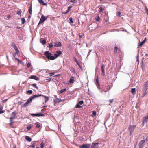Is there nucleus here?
Wrapping results in <instances>:
<instances>
[{
	"mask_svg": "<svg viewBox=\"0 0 148 148\" xmlns=\"http://www.w3.org/2000/svg\"><path fill=\"white\" fill-rule=\"evenodd\" d=\"M41 96H42V95L38 94L37 95H34L31 96L30 98L28 99L27 102L23 105V106L24 107H27L28 106H29L30 102L33 99H34L38 97ZM42 96L44 97L45 98V102L46 103L49 100V97H48L44 96V95H42Z\"/></svg>",
	"mask_w": 148,
	"mask_h": 148,
	"instance_id": "f257e3e1",
	"label": "nucleus"
},
{
	"mask_svg": "<svg viewBox=\"0 0 148 148\" xmlns=\"http://www.w3.org/2000/svg\"><path fill=\"white\" fill-rule=\"evenodd\" d=\"M17 113L16 111L12 112L11 115V117L10 118V125H11L14 122H13V120L16 118V116Z\"/></svg>",
	"mask_w": 148,
	"mask_h": 148,
	"instance_id": "f03ea898",
	"label": "nucleus"
},
{
	"mask_svg": "<svg viewBox=\"0 0 148 148\" xmlns=\"http://www.w3.org/2000/svg\"><path fill=\"white\" fill-rule=\"evenodd\" d=\"M47 17H45L43 15H42L40 19V21L38 23V25L43 23L45 21L47 20Z\"/></svg>",
	"mask_w": 148,
	"mask_h": 148,
	"instance_id": "7ed1b4c3",
	"label": "nucleus"
},
{
	"mask_svg": "<svg viewBox=\"0 0 148 148\" xmlns=\"http://www.w3.org/2000/svg\"><path fill=\"white\" fill-rule=\"evenodd\" d=\"M136 126V125H130V126L128 128V129H129L130 131V134H131L132 133Z\"/></svg>",
	"mask_w": 148,
	"mask_h": 148,
	"instance_id": "20e7f679",
	"label": "nucleus"
},
{
	"mask_svg": "<svg viewBox=\"0 0 148 148\" xmlns=\"http://www.w3.org/2000/svg\"><path fill=\"white\" fill-rule=\"evenodd\" d=\"M83 103L84 101L83 100H81L79 101L78 103L76 105V107L79 108H81L83 106Z\"/></svg>",
	"mask_w": 148,
	"mask_h": 148,
	"instance_id": "39448f33",
	"label": "nucleus"
},
{
	"mask_svg": "<svg viewBox=\"0 0 148 148\" xmlns=\"http://www.w3.org/2000/svg\"><path fill=\"white\" fill-rule=\"evenodd\" d=\"M91 146L90 144H83L79 147L80 148H90Z\"/></svg>",
	"mask_w": 148,
	"mask_h": 148,
	"instance_id": "423d86ee",
	"label": "nucleus"
},
{
	"mask_svg": "<svg viewBox=\"0 0 148 148\" xmlns=\"http://www.w3.org/2000/svg\"><path fill=\"white\" fill-rule=\"evenodd\" d=\"M98 143H92L90 148H98Z\"/></svg>",
	"mask_w": 148,
	"mask_h": 148,
	"instance_id": "0eeeda50",
	"label": "nucleus"
},
{
	"mask_svg": "<svg viewBox=\"0 0 148 148\" xmlns=\"http://www.w3.org/2000/svg\"><path fill=\"white\" fill-rule=\"evenodd\" d=\"M105 67V66L103 64H102L101 66V69L102 72L101 74L103 76H105V71L104 69V68Z\"/></svg>",
	"mask_w": 148,
	"mask_h": 148,
	"instance_id": "6e6552de",
	"label": "nucleus"
},
{
	"mask_svg": "<svg viewBox=\"0 0 148 148\" xmlns=\"http://www.w3.org/2000/svg\"><path fill=\"white\" fill-rule=\"evenodd\" d=\"M31 115L32 116H34L37 117H40L44 115L41 113H38V114H31Z\"/></svg>",
	"mask_w": 148,
	"mask_h": 148,
	"instance_id": "1a4fd4ad",
	"label": "nucleus"
},
{
	"mask_svg": "<svg viewBox=\"0 0 148 148\" xmlns=\"http://www.w3.org/2000/svg\"><path fill=\"white\" fill-rule=\"evenodd\" d=\"M45 56L48 59L49 56L51 55V53L49 51H46L44 53Z\"/></svg>",
	"mask_w": 148,
	"mask_h": 148,
	"instance_id": "9d476101",
	"label": "nucleus"
},
{
	"mask_svg": "<svg viewBox=\"0 0 148 148\" xmlns=\"http://www.w3.org/2000/svg\"><path fill=\"white\" fill-rule=\"evenodd\" d=\"M30 78L38 81L39 79L38 77L34 75H32L30 77Z\"/></svg>",
	"mask_w": 148,
	"mask_h": 148,
	"instance_id": "9b49d317",
	"label": "nucleus"
},
{
	"mask_svg": "<svg viewBox=\"0 0 148 148\" xmlns=\"http://www.w3.org/2000/svg\"><path fill=\"white\" fill-rule=\"evenodd\" d=\"M144 90L146 91L148 88V80L145 82V84L144 85Z\"/></svg>",
	"mask_w": 148,
	"mask_h": 148,
	"instance_id": "f8f14e48",
	"label": "nucleus"
},
{
	"mask_svg": "<svg viewBox=\"0 0 148 148\" xmlns=\"http://www.w3.org/2000/svg\"><path fill=\"white\" fill-rule=\"evenodd\" d=\"M74 82V77H71L69 81V82L70 84H72Z\"/></svg>",
	"mask_w": 148,
	"mask_h": 148,
	"instance_id": "ddd939ff",
	"label": "nucleus"
},
{
	"mask_svg": "<svg viewBox=\"0 0 148 148\" xmlns=\"http://www.w3.org/2000/svg\"><path fill=\"white\" fill-rule=\"evenodd\" d=\"M62 46V44L60 42H56L54 45V46L55 47H60Z\"/></svg>",
	"mask_w": 148,
	"mask_h": 148,
	"instance_id": "4468645a",
	"label": "nucleus"
},
{
	"mask_svg": "<svg viewBox=\"0 0 148 148\" xmlns=\"http://www.w3.org/2000/svg\"><path fill=\"white\" fill-rule=\"evenodd\" d=\"M38 1L40 4H42L43 5H47V3H44L42 0H38Z\"/></svg>",
	"mask_w": 148,
	"mask_h": 148,
	"instance_id": "2eb2a0df",
	"label": "nucleus"
},
{
	"mask_svg": "<svg viewBox=\"0 0 148 148\" xmlns=\"http://www.w3.org/2000/svg\"><path fill=\"white\" fill-rule=\"evenodd\" d=\"M62 100H61V99L57 98H56L54 100V101L55 103H59Z\"/></svg>",
	"mask_w": 148,
	"mask_h": 148,
	"instance_id": "dca6fc26",
	"label": "nucleus"
},
{
	"mask_svg": "<svg viewBox=\"0 0 148 148\" xmlns=\"http://www.w3.org/2000/svg\"><path fill=\"white\" fill-rule=\"evenodd\" d=\"M96 85L98 88H99L100 84L99 81V79L98 78H97L96 80Z\"/></svg>",
	"mask_w": 148,
	"mask_h": 148,
	"instance_id": "f3484780",
	"label": "nucleus"
},
{
	"mask_svg": "<svg viewBox=\"0 0 148 148\" xmlns=\"http://www.w3.org/2000/svg\"><path fill=\"white\" fill-rule=\"evenodd\" d=\"M14 49L15 50V53L16 54H18L19 53V51L18 50L17 46L15 47H14Z\"/></svg>",
	"mask_w": 148,
	"mask_h": 148,
	"instance_id": "a211bd4d",
	"label": "nucleus"
},
{
	"mask_svg": "<svg viewBox=\"0 0 148 148\" xmlns=\"http://www.w3.org/2000/svg\"><path fill=\"white\" fill-rule=\"evenodd\" d=\"M25 139L26 140L29 142H30L32 140V139L31 138L27 136H25Z\"/></svg>",
	"mask_w": 148,
	"mask_h": 148,
	"instance_id": "6ab92c4d",
	"label": "nucleus"
},
{
	"mask_svg": "<svg viewBox=\"0 0 148 148\" xmlns=\"http://www.w3.org/2000/svg\"><path fill=\"white\" fill-rule=\"evenodd\" d=\"M146 38H145V39L140 43L139 45L140 47H141L142 46V45L146 41Z\"/></svg>",
	"mask_w": 148,
	"mask_h": 148,
	"instance_id": "aec40b11",
	"label": "nucleus"
},
{
	"mask_svg": "<svg viewBox=\"0 0 148 148\" xmlns=\"http://www.w3.org/2000/svg\"><path fill=\"white\" fill-rule=\"evenodd\" d=\"M70 71L72 72L73 73H75V71L74 68L73 67H71L70 68Z\"/></svg>",
	"mask_w": 148,
	"mask_h": 148,
	"instance_id": "412c9836",
	"label": "nucleus"
},
{
	"mask_svg": "<svg viewBox=\"0 0 148 148\" xmlns=\"http://www.w3.org/2000/svg\"><path fill=\"white\" fill-rule=\"evenodd\" d=\"M56 59V58L53 56H52L51 55L49 56V58L48 59L49 60H53Z\"/></svg>",
	"mask_w": 148,
	"mask_h": 148,
	"instance_id": "4be33fe9",
	"label": "nucleus"
},
{
	"mask_svg": "<svg viewBox=\"0 0 148 148\" xmlns=\"http://www.w3.org/2000/svg\"><path fill=\"white\" fill-rule=\"evenodd\" d=\"M29 13L30 14H32V5L31 4L30 8L29 10Z\"/></svg>",
	"mask_w": 148,
	"mask_h": 148,
	"instance_id": "5701e85b",
	"label": "nucleus"
},
{
	"mask_svg": "<svg viewBox=\"0 0 148 148\" xmlns=\"http://www.w3.org/2000/svg\"><path fill=\"white\" fill-rule=\"evenodd\" d=\"M40 42L42 44L44 45V44H46V40L45 39H44V40H41L40 41Z\"/></svg>",
	"mask_w": 148,
	"mask_h": 148,
	"instance_id": "b1692460",
	"label": "nucleus"
},
{
	"mask_svg": "<svg viewBox=\"0 0 148 148\" xmlns=\"http://www.w3.org/2000/svg\"><path fill=\"white\" fill-rule=\"evenodd\" d=\"M118 49V48L117 47H115L114 48V53L115 54H116L117 53V51Z\"/></svg>",
	"mask_w": 148,
	"mask_h": 148,
	"instance_id": "393cba45",
	"label": "nucleus"
},
{
	"mask_svg": "<svg viewBox=\"0 0 148 148\" xmlns=\"http://www.w3.org/2000/svg\"><path fill=\"white\" fill-rule=\"evenodd\" d=\"M148 119V115L147 116H146L145 117H144L143 118V121H145L146 122V119Z\"/></svg>",
	"mask_w": 148,
	"mask_h": 148,
	"instance_id": "a878e982",
	"label": "nucleus"
},
{
	"mask_svg": "<svg viewBox=\"0 0 148 148\" xmlns=\"http://www.w3.org/2000/svg\"><path fill=\"white\" fill-rule=\"evenodd\" d=\"M22 24H24L25 22V20L24 18H22L21 19Z\"/></svg>",
	"mask_w": 148,
	"mask_h": 148,
	"instance_id": "bb28decb",
	"label": "nucleus"
},
{
	"mask_svg": "<svg viewBox=\"0 0 148 148\" xmlns=\"http://www.w3.org/2000/svg\"><path fill=\"white\" fill-rule=\"evenodd\" d=\"M145 142V140H141L140 141V142L139 144L140 145H142Z\"/></svg>",
	"mask_w": 148,
	"mask_h": 148,
	"instance_id": "cd10ccee",
	"label": "nucleus"
},
{
	"mask_svg": "<svg viewBox=\"0 0 148 148\" xmlns=\"http://www.w3.org/2000/svg\"><path fill=\"white\" fill-rule=\"evenodd\" d=\"M44 144L42 143L40 144V148H43L44 146Z\"/></svg>",
	"mask_w": 148,
	"mask_h": 148,
	"instance_id": "c85d7f7f",
	"label": "nucleus"
},
{
	"mask_svg": "<svg viewBox=\"0 0 148 148\" xmlns=\"http://www.w3.org/2000/svg\"><path fill=\"white\" fill-rule=\"evenodd\" d=\"M53 46V44L52 43H50L49 44V48H51Z\"/></svg>",
	"mask_w": 148,
	"mask_h": 148,
	"instance_id": "c756f323",
	"label": "nucleus"
},
{
	"mask_svg": "<svg viewBox=\"0 0 148 148\" xmlns=\"http://www.w3.org/2000/svg\"><path fill=\"white\" fill-rule=\"evenodd\" d=\"M32 86H33L35 87L37 89H38V87L36 86V84H32Z\"/></svg>",
	"mask_w": 148,
	"mask_h": 148,
	"instance_id": "7c9ffc66",
	"label": "nucleus"
},
{
	"mask_svg": "<svg viewBox=\"0 0 148 148\" xmlns=\"http://www.w3.org/2000/svg\"><path fill=\"white\" fill-rule=\"evenodd\" d=\"M36 127L37 128H39L40 127V125L39 123H38L36 124Z\"/></svg>",
	"mask_w": 148,
	"mask_h": 148,
	"instance_id": "2f4dec72",
	"label": "nucleus"
},
{
	"mask_svg": "<svg viewBox=\"0 0 148 148\" xmlns=\"http://www.w3.org/2000/svg\"><path fill=\"white\" fill-rule=\"evenodd\" d=\"M71 7L69 6L68 7V8L67 10V11L68 12L70 11L71 10Z\"/></svg>",
	"mask_w": 148,
	"mask_h": 148,
	"instance_id": "473e14b6",
	"label": "nucleus"
},
{
	"mask_svg": "<svg viewBox=\"0 0 148 148\" xmlns=\"http://www.w3.org/2000/svg\"><path fill=\"white\" fill-rule=\"evenodd\" d=\"M135 90V88H132L131 90V92H134Z\"/></svg>",
	"mask_w": 148,
	"mask_h": 148,
	"instance_id": "72a5a7b5",
	"label": "nucleus"
},
{
	"mask_svg": "<svg viewBox=\"0 0 148 148\" xmlns=\"http://www.w3.org/2000/svg\"><path fill=\"white\" fill-rule=\"evenodd\" d=\"M66 88H64L60 92H64L66 91Z\"/></svg>",
	"mask_w": 148,
	"mask_h": 148,
	"instance_id": "f704fd0d",
	"label": "nucleus"
},
{
	"mask_svg": "<svg viewBox=\"0 0 148 148\" xmlns=\"http://www.w3.org/2000/svg\"><path fill=\"white\" fill-rule=\"evenodd\" d=\"M121 13L120 12H117V15L119 17L121 16Z\"/></svg>",
	"mask_w": 148,
	"mask_h": 148,
	"instance_id": "c9c22d12",
	"label": "nucleus"
},
{
	"mask_svg": "<svg viewBox=\"0 0 148 148\" xmlns=\"http://www.w3.org/2000/svg\"><path fill=\"white\" fill-rule=\"evenodd\" d=\"M55 56V57L56 58L58 57L59 56V55L57 53H55L54 54Z\"/></svg>",
	"mask_w": 148,
	"mask_h": 148,
	"instance_id": "e433bc0d",
	"label": "nucleus"
},
{
	"mask_svg": "<svg viewBox=\"0 0 148 148\" xmlns=\"http://www.w3.org/2000/svg\"><path fill=\"white\" fill-rule=\"evenodd\" d=\"M96 112L95 111H93L92 112V115H93L94 116H95L96 115Z\"/></svg>",
	"mask_w": 148,
	"mask_h": 148,
	"instance_id": "4c0bfd02",
	"label": "nucleus"
},
{
	"mask_svg": "<svg viewBox=\"0 0 148 148\" xmlns=\"http://www.w3.org/2000/svg\"><path fill=\"white\" fill-rule=\"evenodd\" d=\"M100 12H102L103 11V8L102 7H100L99 8V11Z\"/></svg>",
	"mask_w": 148,
	"mask_h": 148,
	"instance_id": "58836bf2",
	"label": "nucleus"
},
{
	"mask_svg": "<svg viewBox=\"0 0 148 148\" xmlns=\"http://www.w3.org/2000/svg\"><path fill=\"white\" fill-rule=\"evenodd\" d=\"M32 128V127L30 125L28 126L27 127V129L28 130H29Z\"/></svg>",
	"mask_w": 148,
	"mask_h": 148,
	"instance_id": "ea45409f",
	"label": "nucleus"
},
{
	"mask_svg": "<svg viewBox=\"0 0 148 148\" xmlns=\"http://www.w3.org/2000/svg\"><path fill=\"white\" fill-rule=\"evenodd\" d=\"M145 12L146 14L148 15V9L147 8H146Z\"/></svg>",
	"mask_w": 148,
	"mask_h": 148,
	"instance_id": "a19ab883",
	"label": "nucleus"
},
{
	"mask_svg": "<svg viewBox=\"0 0 148 148\" xmlns=\"http://www.w3.org/2000/svg\"><path fill=\"white\" fill-rule=\"evenodd\" d=\"M57 54L59 55V56L62 53V52L61 51H58L57 52Z\"/></svg>",
	"mask_w": 148,
	"mask_h": 148,
	"instance_id": "79ce46f5",
	"label": "nucleus"
},
{
	"mask_svg": "<svg viewBox=\"0 0 148 148\" xmlns=\"http://www.w3.org/2000/svg\"><path fill=\"white\" fill-rule=\"evenodd\" d=\"M69 20L70 22L71 23H73V21L72 18L71 17L69 18Z\"/></svg>",
	"mask_w": 148,
	"mask_h": 148,
	"instance_id": "37998d69",
	"label": "nucleus"
},
{
	"mask_svg": "<svg viewBox=\"0 0 148 148\" xmlns=\"http://www.w3.org/2000/svg\"><path fill=\"white\" fill-rule=\"evenodd\" d=\"M113 101H114V99H110L109 101L110 102V103H112Z\"/></svg>",
	"mask_w": 148,
	"mask_h": 148,
	"instance_id": "c03bdc74",
	"label": "nucleus"
},
{
	"mask_svg": "<svg viewBox=\"0 0 148 148\" xmlns=\"http://www.w3.org/2000/svg\"><path fill=\"white\" fill-rule=\"evenodd\" d=\"M31 66V64L29 63H28L27 65V67H29Z\"/></svg>",
	"mask_w": 148,
	"mask_h": 148,
	"instance_id": "a18cd8bd",
	"label": "nucleus"
},
{
	"mask_svg": "<svg viewBox=\"0 0 148 148\" xmlns=\"http://www.w3.org/2000/svg\"><path fill=\"white\" fill-rule=\"evenodd\" d=\"M21 12L20 11H17V14L18 15H21Z\"/></svg>",
	"mask_w": 148,
	"mask_h": 148,
	"instance_id": "49530a36",
	"label": "nucleus"
},
{
	"mask_svg": "<svg viewBox=\"0 0 148 148\" xmlns=\"http://www.w3.org/2000/svg\"><path fill=\"white\" fill-rule=\"evenodd\" d=\"M12 45L13 47L14 48V47H15L16 46V45L14 43H13L12 44Z\"/></svg>",
	"mask_w": 148,
	"mask_h": 148,
	"instance_id": "de8ad7c7",
	"label": "nucleus"
},
{
	"mask_svg": "<svg viewBox=\"0 0 148 148\" xmlns=\"http://www.w3.org/2000/svg\"><path fill=\"white\" fill-rule=\"evenodd\" d=\"M70 2L71 3H74L75 2V0H71Z\"/></svg>",
	"mask_w": 148,
	"mask_h": 148,
	"instance_id": "09e8293b",
	"label": "nucleus"
},
{
	"mask_svg": "<svg viewBox=\"0 0 148 148\" xmlns=\"http://www.w3.org/2000/svg\"><path fill=\"white\" fill-rule=\"evenodd\" d=\"M4 110H0V114L3 113L5 112Z\"/></svg>",
	"mask_w": 148,
	"mask_h": 148,
	"instance_id": "8fccbe9b",
	"label": "nucleus"
},
{
	"mask_svg": "<svg viewBox=\"0 0 148 148\" xmlns=\"http://www.w3.org/2000/svg\"><path fill=\"white\" fill-rule=\"evenodd\" d=\"M11 16L10 15H8L7 16V18L8 19H9L10 18Z\"/></svg>",
	"mask_w": 148,
	"mask_h": 148,
	"instance_id": "3c124183",
	"label": "nucleus"
},
{
	"mask_svg": "<svg viewBox=\"0 0 148 148\" xmlns=\"http://www.w3.org/2000/svg\"><path fill=\"white\" fill-rule=\"evenodd\" d=\"M92 27V25H90L89 27L88 28L89 30H90V28H91V27Z\"/></svg>",
	"mask_w": 148,
	"mask_h": 148,
	"instance_id": "603ef678",
	"label": "nucleus"
},
{
	"mask_svg": "<svg viewBox=\"0 0 148 148\" xmlns=\"http://www.w3.org/2000/svg\"><path fill=\"white\" fill-rule=\"evenodd\" d=\"M26 92H32V90H28L26 91Z\"/></svg>",
	"mask_w": 148,
	"mask_h": 148,
	"instance_id": "864d4df0",
	"label": "nucleus"
},
{
	"mask_svg": "<svg viewBox=\"0 0 148 148\" xmlns=\"http://www.w3.org/2000/svg\"><path fill=\"white\" fill-rule=\"evenodd\" d=\"M68 12L66 11V12H62V13L64 14H66Z\"/></svg>",
	"mask_w": 148,
	"mask_h": 148,
	"instance_id": "5fc2aeb1",
	"label": "nucleus"
},
{
	"mask_svg": "<svg viewBox=\"0 0 148 148\" xmlns=\"http://www.w3.org/2000/svg\"><path fill=\"white\" fill-rule=\"evenodd\" d=\"M3 109V107H0V110L1 111L2 110V109Z\"/></svg>",
	"mask_w": 148,
	"mask_h": 148,
	"instance_id": "6e6d98bb",
	"label": "nucleus"
},
{
	"mask_svg": "<svg viewBox=\"0 0 148 148\" xmlns=\"http://www.w3.org/2000/svg\"><path fill=\"white\" fill-rule=\"evenodd\" d=\"M98 19H96V20L98 21H99V19H100V18L99 17V16H98Z\"/></svg>",
	"mask_w": 148,
	"mask_h": 148,
	"instance_id": "4d7b16f0",
	"label": "nucleus"
},
{
	"mask_svg": "<svg viewBox=\"0 0 148 148\" xmlns=\"http://www.w3.org/2000/svg\"><path fill=\"white\" fill-rule=\"evenodd\" d=\"M79 38H81L82 37V35L79 34Z\"/></svg>",
	"mask_w": 148,
	"mask_h": 148,
	"instance_id": "13d9d810",
	"label": "nucleus"
},
{
	"mask_svg": "<svg viewBox=\"0 0 148 148\" xmlns=\"http://www.w3.org/2000/svg\"><path fill=\"white\" fill-rule=\"evenodd\" d=\"M74 60H75V61L76 62L77 61V59L75 58Z\"/></svg>",
	"mask_w": 148,
	"mask_h": 148,
	"instance_id": "bf43d9fd",
	"label": "nucleus"
},
{
	"mask_svg": "<svg viewBox=\"0 0 148 148\" xmlns=\"http://www.w3.org/2000/svg\"><path fill=\"white\" fill-rule=\"evenodd\" d=\"M15 60H17L18 61H19V59L16 58H15Z\"/></svg>",
	"mask_w": 148,
	"mask_h": 148,
	"instance_id": "052dcab7",
	"label": "nucleus"
},
{
	"mask_svg": "<svg viewBox=\"0 0 148 148\" xmlns=\"http://www.w3.org/2000/svg\"><path fill=\"white\" fill-rule=\"evenodd\" d=\"M92 51V50H89V51L88 53V54H89V53Z\"/></svg>",
	"mask_w": 148,
	"mask_h": 148,
	"instance_id": "680f3d73",
	"label": "nucleus"
},
{
	"mask_svg": "<svg viewBox=\"0 0 148 148\" xmlns=\"http://www.w3.org/2000/svg\"><path fill=\"white\" fill-rule=\"evenodd\" d=\"M78 65L79 66V67L81 68V66H80V65L79 64H78Z\"/></svg>",
	"mask_w": 148,
	"mask_h": 148,
	"instance_id": "e2e57ef3",
	"label": "nucleus"
},
{
	"mask_svg": "<svg viewBox=\"0 0 148 148\" xmlns=\"http://www.w3.org/2000/svg\"><path fill=\"white\" fill-rule=\"evenodd\" d=\"M76 62V63H77L78 64H79L77 61V62Z\"/></svg>",
	"mask_w": 148,
	"mask_h": 148,
	"instance_id": "0e129e2a",
	"label": "nucleus"
},
{
	"mask_svg": "<svg viewBox=\"0 0 148 148\" xmlns=\"http://www.w3.org/2000/svg\"><path fill=\"white\" fill-rule=\"evenodd\" d=\"M14 148H16V146H14Z\"/></svg>",
	"mask_w": 148,
	"mask_h": 148,
	"instance_id": "69168bd1",
	"label": "nucleus"
},
{
	"mask_svg": "<svg viewBox=\"0 0 148 148\" xmlns=\"http://www.w3.org/2000/svg\"><path fill=\"white\" fill-rule=\"evenodd\" d=\"M48 79L49 81H50V80H51V79Z\"/></svg>",
	"mask_w": 148,
	"mask_h": 148,
	"instance_id": "338daca9",
	"label": "nucleus"
},
{
	"mask_svg": "<svg viewBox=\"0 0 148 148\" xmlns=\"http://www.w3.org/2000/svg\"><path fill=\"white\" fill-rule=\"evenodd\" d=\"M36 148H40L38 147H36Z\"/></svg>",
	"mask_w": 148,
	"mask_h": 148,
	"instance_id": "774afa93",
	"label": "nucleus"
}]
</instances>
